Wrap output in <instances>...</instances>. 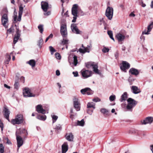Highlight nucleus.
Masks as SVG:
<instances>
[{
  "label": "nucleus",
  "mask_w": 153,
  "mask_h": 153,
  "mask_svg": "<svg viewBox=\"0 0 153 153\" xmlns=\"http://www.w3.org/2000/svg\"><path fill=\"white\" fill-rule=\"evenodd\" d=\"M55 56L56 58L58 59H59L61 58V56L60 54L58 53H55Z\"/></svg>",
  "instance_id": "nucleus-46"
},
{
  "label": "nucleus",
  "mask_w": 153,
  "mask_h": 153,
  "mask_svg": "<svg viewBox=\"0 0 153 153\" xmlns=\"http://www.w3.org/2000/svg\"><path fill=\"white\" fill-rule=\"evenodd\" d=\"M100 111L101 113L103 114H105V113L108 111V110L105 108H102L100 110Z\"/></svg>",
  "instance_id": "nucleus-48"
},
{
  "label": "nucleus",
  "mask_w": 153,
  "mask_h": 153,
  "mask_svg": "<svg viewBox=\"0 0 153 153\" xmlns=\"http://www.w3.org/2000/svg\"><path fill=\"white\" fill-rule=\"evenodd\" d=\"M116 98V96L115 95H111L109 97V99L111 101H114Z\"/></svg>",
  "instance_id": "nucleus-44"
},
{
  "label": "nucleus",
  "mask_w": 153,
  "mask_h": 153,
  "mask_svg": "<svg viewBox=\"0 0 153 153\" xmlns=\"http://www.w3.org/2000/svg\"><path fill=\"white\" fill-rule=\"evenodd\" d=\"M20 79L23 83L24 82L25 78L24 77L21 76Z\"/></svg>",
  "instance_id": "nucleus-60"
},
{
  "label": "nucleus",
  "mask_w": 153,
  "mask_h": 153,
  "mask_svg": "<svg viewBox=\"0 0 153 153\" xmlns=\"http://www.w3.org/2000/svg\"><path fill=\"white\" fill-rule=\"evenodd\" d=\"M129 72L131 74L135 76L138 75L139 73L138 71L134 68H131L129 70Z\"/></svg>",
  "instance_id": "nucleus-24"
},
{
  "label": "nucleus",
  "mask_w": 153,
  "mask_h": 153,
  "mask_svg": "<svg viewBox=\"0 0 153 153\" xmlns=\"http://www.w3.org/2000/svg\"><path fill=\"white\" fill-rule=\"evenodd\" d=\"M109 49L108 48L104 47L102 49V51L104 53L108 52Z\"/></svg>",
  "instance_id": "nucleus-45"
},
{
  "label": "nucleus",
  "mask_w": 153,
  "mask_h": 153,
  "mask_svg": "<svg viewBox=\"0 0 153 153\" xmlns=\"http://www.w3.org/2000/svg\"><path fill=\"white\" fill-rule=\"evenodd\" d=\"M113 14V8L111 7H108L106 10L105 15L109 20H111L112 19Z\"/></svg>",
  "instance_id": "nucleus-8"
},
{
  "label": "nucleus",
  "mask_w": 153,
  "mask_h": 153,
  "mask_svg": "<svg viewBox=\"0 0 153 153\" xmlns=\"http://www.w3.org/2000/svg\"><path fill=\"white\" fill-rule=\"evenodd\" d=\"M23 95L24 97H36L39 95V93L38 92H35L34 93H32L31 92L29 88H26L23 90Z\"/></svg>",
  "instance_id": "nucleus-1"
},
{
  "label": "nucleus",
  "mask_w": 153,
  "mask_h": 153,
  "mask_svg": "<svg viewBox=\"0 0 153 153\" xmlns=\"http://www.w3.org/2000/svg\"><path fill=\"white\" fill-rule=\"evenodd\" d=\"M41 5L42 9L44 12H45L44 13V15L46 16L49 15L51 13L50 11L46 12L49 8L48 3L47 2L43 1L41 2Z\"/></svg>",
  "instance_id": "nucleus-7"
},
{
  "label": "nucleus",
  "mask_w": 153,
  "mask_h": 153,
  "mask_svg": "<svg viewBox=\"0 0 153 153\" xmlns=\"http://www.w3.org/2000/svg\"><path fill=\"white\" fill-rule=\"evenodd\" d=\"M56 75L59 76L60 75V71L59 70H57L56 71Z\"/></svg>",
  "instance_id": "nucleus-58"
},
{
  "label": "nucleus",
  "mask_w": 153,
  "mask_h": 153,
  "mask_svg": "<svg viewBox=\"0 0 153 153\" xmlns=\"http://www.w3.org/2000/svg\"><path fill=\"white\" fill-rule=\"evenodd\" d=\"M14 31V29L13 26H12L11 27L7 30V32L9 33H11Z\"/></svg>",
  "instance_id": "nucleus-41"
},
{
  "label": "nucleus",
  "mask_w": 153,
  "mask_h": 153,
  "mask_svg": "<svg viewBox=\"0 0 153 153\" xmlns=\"http://www.w3.org/2000/svg\"><path fill=\"white\" fill-rule=\"evenodd\" d=\"M92 48V46L88 45L86 47L84 48V49L79 48V51L81 53H84L86 52L89 53L91 49Z\"/></svg>",
  "instance_id": "nucleus-18"
},
{
  "label": "nucleus",
  "mask_w": 153,
  "mask_h": 153,
  "mask_svg": "<svg viewBox=\"0 0 153 153\" xmlns=\"http://www.w3.org/2000/svg\"><path fill=\"white\" fill-rule=\"evenodd\" d=\"M22 15V14H19L18 18L17 19L18 21H21Z\"/></svg>",
  "instance_id": "nucleus-56"
},
{
  "label": "nucleus",
  "mask_w": 153,
  "mask_h": 153,
  "mask_svg": "<svg viewBox=\"0 0 153 153\" xmlns=\"http://www.w3.org/2000/svg\"><path fill=\"white\" fill-rule=\"evenodd\" d=\"M43 41L42 38H39V40L38 42L37 45L40 48H41L43 44Z\"/></svg>",
  "instance_id": "nucleus-34"
},
{
  "label": "nucleus",
  "mask_w": 153,
  "mask_h": 153,
  "mask_svg": "<svg viewBox=\"0 0 153 153\" xmlns=\"http://www.w3.org/2000/svg\"><path fill=\"white\" fill-rule=\"evenodd\" d=\"M12 52L10 53V55H7L6 56V60L5 61V62L6 64H8L9 61L11 59V55L12 53Z\"/></svg>",
  "instance_id": "nucleus-35"
},
{
  "label": "nucleus",
  "mask_w": 153,
  "mask_h": 153,
  "mask_svg": "<svg viewBox=\"0 0 153 153\" xmlns=\"http://www.w3.org/2000/svg\"><path fill=\"white\" fill-rule=\"evenodd\" d=\"M150 149L152 151V153H153V145L150 146Z\"/></svg>",
  "instance_id": "nucleus-64"
},
{
  "label": "nucleus",
  "mask_w": 153,
  "mask_h": 153,
  "mask_svg": "<svg viewBox=\"0 0 153 153\" xmlns=\"http://www.w3.org/2000/svg\"><path fill=\"white\" fill-rule=\"evenodd\" d=\"M62 153H65L68 151V146L67 142H65L62 146Z\"/></svg>",
  "instance_id": "nucleus-22"
},
{
  "label": "nucleus",
  "mask_w": 153,
  "mask_h": 153,
  "mask_svg": "<svg viewBox=\"0 0 153 153\" xmlns=\"http://www.w3.org/2000/svg\"><path fill=\"white\" fill-rule=\"evenodd\" d=\"M131 89L132 92L134 94H137L140 92V91L138 87L136 86H132Z\"/></svg>",
  "instance_id": "nucleus-26"
},
{
  "label": "nucleus",
  "mask_w": 153,
  "mask_h": 153,
  "mask_svg": "<svg viewBox=\"0 0 153 153\" xmlns=\"http://www.w3.org/2000/svg\"><path fill=\"white\" fill-rule=\"evenodd\" d=\"M61 33L63 37H66L67 35L66 26L64 24L62 25L60 28Z\"/></svg>",
  "instance_id": "nucleus-11"
},
{
  "label": "nucleus",
  "mask_w": 153,
  "mask_h": 153,
  "mask_svg": "<svg viewBox=\"0 0 153 153\" xmlns=\"http://www.w3.org/2000/svg\"><path fill=\"white\" fill-rule=\"evenodd\" d=\"M130 67V65L129 63L125 61L122 62V64L120 66V68L123 71L126 72V70L128 69Z\"/></svg>",
  "instance_id": "nucleus-9"
},
{
  "label": "nucleus",
  "mask_w": 153,
  "mask_h": 153,
  "mask_svg": "<svg viewBox=\"0 0 153 153\" xmlns=\"http://www.w3.org/2000/svg\"><path fill=\"white\" fill-rule=\"evenodd\" d=\"M38 28L40 32L42 33L43 31V26L42 25H40L38 26Z\"/></svg>",
  "instance_id": "nucleus-38"
},
{
  "label": "nucleus",
  "mask_w": 153,
  "mask_h": 153,
  "mask_svg": "<svg viewBox=\"0 0 153 153\" xmlns=\"http://www.w3.org/2000/svg\"><path fill=\"white\" fill-rule=\"evenodd\" d=\"M93 111V110L88 109L87 110V113L90 115H91Z\"/></svg>",
  "instance_id": "nucleus-50"
},
{
  "label": "nucleus",
  "mask_w": 153,
  "mask_h": 153,
  "mask_svg": "<svg viewBox=\"0 0 153 153\" xmlns=\"http://www.w3.org/2000/svg\"><path fill=\"white\" fill-rule=\"evenodd\" d=\"M21 132L22 133H26V134H27L26 130L25 129H23L21 130Z\"/></svg>",
  "instance_id": "nucleus-57"
},
{
  "label": "nucleus",
  "mask_w": 153,
  "mask_h": 153,
  "mask_svg": "<svg viewBox=\"0 0 153 153\" xmlns=\"http://www.w3.org/2000/svg\"><path fill=\"white\" fill-rule=\"evenodd\" d=\"M17 18V15L14 16L13 18L14 21L15 22H16V19Z\"/></svg>",
  "instance_id": "nucleus-63"
},
{
  "label": "nucleus",
  "mask_w": 153,
  "mask_h": 153,
  "mask_svg": "<svg viewBox=\"0 0 153 153\" xmlns=\"http://www.w3.org/2000/svg\"><path fill=\"white\" fill-rule=\"evenodd\" d=\"M127 98V93L126 92H125L121 95L120 101L121 102L124 101L126 100Z\"/></svg>",
  "instance_id": "nucleus-27"
},
{
  "label": "nucleus",
  "mask_w": 153,
  "mask_h": 153,
  "mask_svg": "<svg viewBox=\"0 0 153 153\" xmlns=\"http://www.w3.org/2000/svg\"><path fill=\"white\" fill-rule=\"evenodd\" d=\"M36 111L39 113L45 114L46 113L45 110L43 108L41 104H39L36 106Z\"/></svg>",
  "instance_id": "nucleus-16"
},
{
  "label": "nucleus",
  "mask_w": 153,
  "mask_h": 153,
  "mask_svg": "<svg viewBox=\"0 0 153 153\" xmlns=\"http://www.w3.org/2000/svg\"><path fill=\"white\" fill-rule=\"evenodd\" d=\"M107 33L110 38L113 40L114 41V39L113 37V33L112 31L111 30H109L108 31Z\"/></svg>",
  "instance_id": "nucleus-36"
},
{
  "label": "nucleus",
  "mask_w": 153,
  "mask_h": 153,
  "mask_svg": "<svg viewBox=\"0 0 153 153\" xmlns=\"http://www.w3.org/2000/svg\"><path fill=\"white\" fill-rule=\"evenodd\" d=\"M127 101L128 104L126 108L128 111H132V108L137 104V102L131 98H128Z\"/></svg>",
  "instance_id": "nucleus-2"
},
{
  "label": "nucleus",
  "mask_w": 153,
  "mask_h": 153,
  "mask_svg": "<svg viewBox=\"0 0 153 153\" xmlns=\"http://www.w3.org/2000/svg\"><path fill=\"white\" fill-rule=\"evenodd\" d=\"M84 125V121L83 119H82L81 121L78 120L76 123L75 126H83Z\"/></svg>",
  "instance_id": "nucleus-30"
},
{
  "label": "nucleus",
  "mask_w": 153,
  "mask_h": 153,
  "mask_svg": "<svg viewBox=\"0 0 153 153\" xmlns=\"http://www.w3.org/2000/svg\"><path fill=\"white\" fill-rule=\"evenodd\" d=\"M73 62L72 63L75 66H76L78 63L77 56L75 55H74L73 56Z\"/></svg>",
  "instance_id": "nucleus-33"
},
{
  "label": "nucleus",
  "mask_w": 153,
  "mask_h": 153,
  "mask_svg": "<svg viewBox=\"0 0 153 153\" xmlns=\"http://www.w3.org/2000/svg\"><path fill=\"white\" fill-rule=\"evenodd\" d=\"M6 140H7V144H11V142L9 140L8 138H6Z\"/></svg>",
  "instance_id": "nucleus-61"
},
{
  "label": "nucleus",
  "mask_w": 153,
  "mask_h": 153,
  "mask_svg": "<svg viewBox=\"0 0 153 153\" xmlns=\"http://www.w3.org/2000/svg\"><path fill=\"white\" fill-rule=\"evenodd\" d=\"M15 88L17 89L19 87V83L18 81L16 80L15 83L14 85Z\"/></svg>",
  "instance_id": "nucleus-40"
},
{
  "label": "nucleus",
  "mask_w": 153,
  "mask_h": 153,
  "mask_svg": "<svg viewBox=\"0 0 153 153\" xmlns=\"http://www.w3.org/2000/svg\"><path fill=\"white\" fill-rule=\"evenodd\" d=\"M0 127L1 128V131L3 130V125L2 122H1V120L0 119Z\"/></svg>",
  "instance_id": "nucleus-55"
},
{
  "label": "nucleus",
  "mask_w": 153,
  "mask_h": 153,
  "mask_svg": "<svg viewBox=\"0 0 153 153\" xmlns=\"http://www.w3.org/2000/svg\"><path fill=\"white\" fill-rule=\"evenodd\" d=\"M1 20L2 25L5 28H7L8 25L7 24L8 21L7 14L6 13L4 14L1 17Z\"/></svg>",
  "instance_id": "nucleus-10"
},
{
  "label": "nucleus",
  "mask_w": 153,
  "mask_h": 153,
  "mask_svg": "<svg viewBox=\"0 0 153 153\" xmlns=\"http://www.w3.org/2000/svg\"><path fill=\"white\" fill-rule=\"evenodd\" d=\"M68 39H63L62 41V44L63 45H66L68 43Z\"/></svg>",
  "instance_id": "nucleus-42"
},
{
  "label": "nucleus",
  "mask_w": 153,
  "mask_h": 153,
  "mask_svg": "<svg viewBox=\"0 0 153 153\" xmlns=\"http://www.w3.org/2000/svg\"><path fill=\"white\" fill-rule=\"evenodd\" d=\"M116 38L119 43L123 41L125 38V36L120 33H117L116 35Z\"/></svg>",
  "instance_id": "nucleus-19"
},
{
  "label": "nucleus",
  "mask_w": 153,
  "mask_h": 153,
  "mask_svg": "<svg viewBox=\"0 0 153 153\" xmlns=\"http://www.w3.org/2000/svg\"><path fill=\"white\" fill-rule=\"evenodd\" d=\"M63 11H64V10H62V15L63 16H67L68 15V11H67L65 13H64V14H63Z\"/></svg>",
  "instance_id": "nucleus-54"
},
{
  "label": "nucleus",
  "mask_w": 153,
  "mask_h": 153,
  "mask_svg": "<svg viewBox=\"0 0 153 153\" xmlns=\"http://www.w3.org/2000/svg\"><path fill=\"white\" fill-rule=\"evenodd\" d=\"M78 13L80 16H83L85 14L82 10L79 11Z\"/></svg>",
  "instance_id": "nucleus-52"
},
{
  "label": "nucleus",
  "mask_w": 153,
  "mask_h": 153,
  "mask_svg": "<svg viewBox=\"0 0 153 153\" xmlns=\"http://www.w3.org/2000/svg\"><path fill=\"white\" fill-rule=\"evenodd\" d=\"M16 140L18 147V151L19 149V148L22 146L23 144V140L22 137L18 135L17 133L16 134Z\"/></svg>",
  "instance_id": "nucleus-15"
},
{
  "label": "nucleus",
  "mask_w": 153,
  "mask_h": 153,
  "mask_svg": "<svg viewBox=\"0 0 153 153\" xmlns=\"http://www.w3.org/2000/svg\"><path fill=\"white\" fill-rule=\"evenodd\" d=\"M23 116L21 114H18L15 119H13L11 121V123L13 125L19 124L23 122Z\"/></svg>",
  "instance_id": "nucleus-4"
},
{
  "label": "nucleus",
  "mask_w": 153,
  "mask_h": 153,
  "mask_svg": "<svg viewBox=\"0 0 153 153\" xmlns=\"http://www.w3.org/2000/svg\"><path fill=\"white\" fill-rule=\"evenodd\" d=\"M153 27V22H152L148 26L147 30L146 31V29L145 30L142 32V35L140 37L141 40L144 41L145 39V37L143 36V34H149V32L151 31L152 28Z\"/></svg>",
  "instance_id": "nucleus-5"
},
{
  "label": "nucleus",
  "mask_w": 153,
  "mask_h": 153,
  "mask_svg": "<svg viewBox=\"0 0 153 153\" xmlns=\"http://www.w3.org/2000/svg\"><path fill=\"white\" fill-rule=\"evenodd\" d=\"M82 76L84 78H86L91 76L92 72L88 70H82L81 71Z\"/></svg>",
  "instance_id": "nucleus-12"
},
{
  "label": "nucleus",
  "mask_w": 153,
  "mask_h": 153,
  "mask_svg": "<svg viewBox=\"0 0 153 153\" xmlns=\"http://www.w3.org/2000/svg\"><path fill=\"white\" fill-rule=\"evenodd\" d=\"M4 152V147L2 144H0V152L3 153Z\"/></svg>",
  "instance_id": "nucleus-37"
},
{
  "label": "nucleus",
  "mask_w": 153,
  "mask_h": 153,
  "mask_svg": "<svg viewBox=\"0 0 153 153\" xmlns=\"http://www.w3.org/2000/svg\"><path fill=\"white\" fill-rule=\"evenodd\" d=\"M74 107L76 111H78L80 110V103L78 98L76 97H74L73 99Z\"/></svg>",
  "instance_id": "nucleus-6"
},
{
  "label": "nucleus",
  "mask_w": 153,
  "mask_h": 153,
  "mask_svg": "<svg viewBox=\"0 0 153 153\" xmlns=\"http://www.w3.org/2000/svg\"><path fill=\"white\" fill-rule=\"evenodd\" d=\"M23 7L22 6V5H21L19 7V14H22L23 11Z\"/></svg>",
  "instance_id": "nucleus-43"
},
{
  "label": "nucleus",
  "mask_w": 153,
  "mask_h": 153,
  "mask_svg": "<svg viewBox=\"0 0 153 153\" xmlns=\"http://www.w3.org/2000/svg\"><path fill=\"white\" fill-rule=\"evenodd\" d=\"M49 48L51 54H53L54 52L56 51L51 46H49Z\"/></svg>",
  "instance_id": "nucleus-39"
},
{
  "label": "nucleus",
  "mask_w": 153,
  "mask_h": 153,
  "mask_svg": "<svg viewBox=\"0 0 153 153\" xmlns=\"http://www.w3.org/2000/svg\"><path fill=\"white\" fill-rule=\"evenodd\" d=\"M80 92L83 94H86L88 95L92 94L93 93V91L89 88L82 89L81 90Z\"/></svg>",
  "instance_id": "nucleus-17"
},
{
  "label": "nucleus",
  "mask_w": 153,
  "mask_h": 153,
  "mask_svg": "<svg viewBox=\"0 0 153 153\" xmlns=\"http://www.w3.org/2000/svg\"><path fill=\"white\" fill-rule=\"evenodd\" d=\"M26 63L29 64L31 66L32 68L34 67L35 66L36 62L34 59H31L26 62Z\"/></svg>",
  "instance_id": "nucleus-28"
},
{
  "label": "nucleus",
  "mask_w": 153,
  "mask_h": 153,
  "mask_svg": "<svg viewBox=\"0 0 153 153\" xmlns=\"http://www.w3.org/2000/svg\"><path fill=\"white\" fill-rule=\"evenodd\" d=\"M100 99L98 97H96L92 99V101L95 102H99L100 101Z\"/></svg>",
  "instance_id": "nucleus-47"
},
{
  "label": "nucleus",
  "mask_w": 153,
  "mask_h": 153,
  "mask_svg": "<svg viewBox=\"0 0 153 153\" xmlns=\"http://www.w3.org/2000/svg\"><path fill=\"white\" fill-rule=\"evenodd\" d=\"M91 66L92 67L94 71L96 74L100 75L101 74V72L98 69V65L97 64H92Z\"/></svg>",
  "instance_id": "nucleus-20"
},
{
  "label": "nucleus",
  "mask_w": 153,
  "mask_h": 153,
  "mask_svg": "<svg viewBox=\"0 0 153 153\" xmlns=\"http://www.w3.org/2000/svg\"><path fill=\"white\" fill-rule=\"evenodd\" d=\"M74 77H77L78 76V72L77 71L73 72L72 73Z\"/></svg>",
  "instance_id": "nucleus-51"
},
{
  "label": "nucleus",
  "mask_w": 153,
  "mask_h": 153,
  "mask_svg": "<svg viewBox=\"0 0 153 153\" xmlns=\"http://www.w3.org/2000/svg\"><path fill=\"white\" fill-rule=\"evenodd\" d=\"M134 80V79H132L131 77H129L128 79V81L130 82H132V81H133Z\"/></svg>",
  "instance_id": "nucleus-59"
},
{
  "label": "nucleus",
  "mask_w": 153,
  "mask_h": 153,
  "mask_svg": "<svg viewBox=\"0 0 153 153\" xmlns=\"http://www.w3.org/2000/svg\"><path fill=\"white\" fill-rule=\"evenodd\" d=\"M87 108H92L94 109L95 108V104L93 102H88L87 103Z\"/></svg>",
  "instance_id": "nucleus-29"
},
{
  "label": "nucleus",
  "mask_w": 153,
  "mask_h": 153,
  "mask_svg": "<svg viewBox=\"0 0 153 153\" xmlns=\"http://www.w3.org/2000/svg\"><path fill=\"white\" fill-rule=\"evenodd\" d=\"M19 29L17 28L16 34L15 35L13 39V43L14 44H15L17 42L20 36V34L19 33Z\"/></svg>",
  "instance_id": "nucleus-21"
},
{
  "label": "nucleus",
  "mask_w": 153,
  "mask_h": 153,
  "mask_svg": "<svg viewBox=\"0 0 153 153\" xmlns=\"http://www.w3.org/2000/svg\"><path fill=\"white\" fill-rule=\"evenodd\" d=\"M55 128L57 130H60L61 129V126L60 124H58L56 126V127Z\"/></svg>",
  "instance_id": "nucleus-53"
},
{
  "label": "nucleus",
  "mask_w": 153,
  "mask_h": 153,
  "mask_svg": "<svg viewBox=\"0 0 153 153\" xmlns=\"http://www.w3.org/2000/svg\"><path fill=\"white\" fill-rule=\"evenodd\" d=\"M4 117L9 121V116L10 114L9 111L7 108H4Z\"/></svg>",
  "instance_id": "nucleus-23"
},
{
  "label": "nucleus",
  "mask_w": 153,
  "mask_h": 153,
  "mask_svg": "<svg viewBox=\"0 0 153 153\" xmlns=\"http://www.w3.org/2000/svg\"><path fill=\"white\" fill-rule=\"evenodd\" d=\"M78 10L79 8H78V5L77 4L73 5L71 10L72 14L74 16L73 17V19L72 20L73 22H76L78 13L77 11Z\"/></svg>",
  "instance_id": "nucleus-3"
},
{
  "label": "nucleus",
  "mask_w": 153,
  "mask_h": 153,
  "mask_svg": "<svg viewBox=\"0 0 153 153\" xmlns=\"http://www.w3.org/2000/svg\"><path fill=\"white\" fill-rule=\"evenodd\" d=\"M4 87H5V88H7L8 89H10V87L7 85V84H4Z\"/></svg>",
  "instance_id": "nucleus-62"
},
{
  "label": "nucleus",
  "mask_w": 153,
  "mask_h": 153,
  "mask_svg": "<svg viewBox=\"0 0 153 153\" xmlns=\"http://www.w3.org/2000/svg\"><path fill=\"white\" fill-rule=\"evenodd\" d=\"M53 34L52 33L49 36L46 38L45 42H46L50 38H52L53 37Z\"/></svg>",
  "instance_id": "nucleus-49"
},
{
  "label": "nucleus",
  "mask_w": 153,
  "mask_h": 153,
  "mask_svg": "<svg viewBox=\"0 0 153 153\" xmlns=\"http://www.w3.org/2000/svg\"><path fill=\"white\" fill-rule=\"evenodd\" d=\"M71 28L72 32L76 34H80L82 33V32L77 28L76 24L73 23L71 25Z\"/></svg>",
  "instance_id": "nucleus-13"
},
{
  "label": "nucleus",
  "mask_w": 153,
  "mask_h": 153,
  "mask_svg": "<svg viewBox=\"0 0 153 153\" xmlns=\"http://www.w3.org/2000/svg\"><path fill=\"white\" fill-rule=\"evenodd\" d=\"M153 121V117H146L145 119L141 121L142 124L146 125L147 124H151Z\"/></svg>",
  "instance_id": "nucleus-14"
},
{
  "label": "nucleus",
  "mask_w": 153,
  "mask_h": 153,
  "mask_svg": "<svg viewBox=\"0 0 153 153\" xmlns=\"http://www.w3.org/2000/svg\"><path fill=\"white\" fill-rule=\"evenodd\" d=\"M66 139L70 141H72L73 140L74 136L71 133L67 134L65 135Z\"/></svg>",
  "instance_id": "nucleus-25"
},
{
  "label": "nucleus",
  "mask_w": 153,
  "mask_h": 153,
  "mask_svg": "<svg viewBox=\"0 0 153 153\" xmlns=\"http://www.w3.org/2000/svg\"><path fill=\"white\" fill-rule=\"evenodd\" d=\"M36 118L39 120L44 121L46 119V116L45 115H39L37 116Z\"/></svg>",
  "instance_id": "nucleus-31"
},
{
  "label": "nucleus",
  "mask_w": 153,
  "mask_h": 153,
  "mask_svg": "<svg viewBox=\"0 0 153 153\" xmlns=\"http://www.w3.org/2000/svg\"><path fill=\"white\" fill-rule=\"evenodd\" d=\"M51 117L52 119V123H54L58 118V117L54 114H51Z\"/></svg>",
  "instance_id": "nucleus-32"
}]
</instances>
